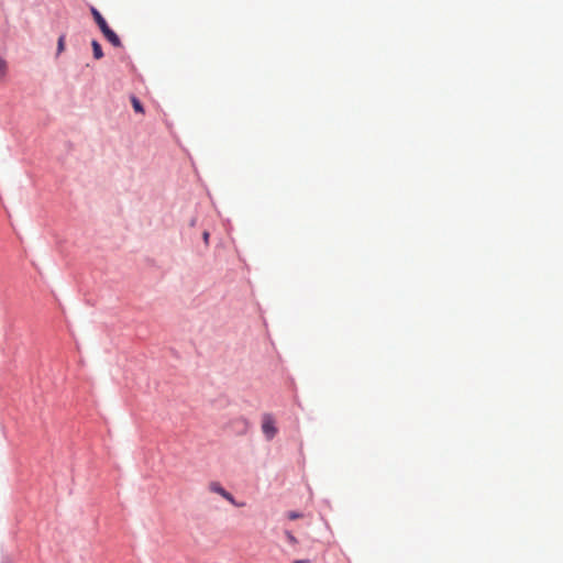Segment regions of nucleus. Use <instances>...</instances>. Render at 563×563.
<instances>
[{
    "label": "nucleus",
    "mask_w": 563,
    "mask_h": 563,
    "mask_svg": "<svg viewBox=\"0 0 563 563\" xmlns=\"http://www.w3.org/2000/svg\"><path fill=\"white\" fill-rule=\"evenodd\" d=\"M207 490L210 494H217L228 500L230 504H232L235 507H243V503H236L232 494H230L218 481H211L207 485Z\"/></svg>",
    "instance_id": "1"
},
{
    "label": "nucleus",
    "mask_w": 563,
    "mask_h": 563,
    "mask_svg": "<svg viewBox=\"0 0 563 563\" xmlns=\"http://www.w3.org/2000/svg\"><path fill=\"white\" fill-rule=\"evenodd\" d=\"M262 432L267 440H272L277 434V427L274 417L271 413L262 416Z\"/></svg>",
    "instance_id": "2"
},
{
    "label": "nucleus",
    "mask_w": 563,
    "mask_h": 563,
    "mask_svg": "<svg viewBox=\"0 0 563 563\" xmlns=\"http://www.w3.org/2000/svg\"><path fill=\"white\" fill-rule=\"evenodd\" d=\"M101 32L113 46L120 47L122 45L119 36L109 27V25L101 30Z\"/></svg>",
    "instance_id": "3"
},
{
    "label": "nucleus",
    "mask_w": 563,
    "mask_h": 563,
    "mask_svg": "<svg viewBox=\"0 0 563 563\" xmlns=\"http://www.w3.org/2000/svg\"><path fill=\"white\" fill-rule=\"evenodd\" d=\"M91 13L93 15L96 23L100 27V30H103V29H106V26H108L106 20L103 19V16L100 14V12L96 8H91Z\"/></svg>",
    "instance_id": "4"
},
{
    "label": "nucleus",
    "mask_w": 563,
    "mask_h": 563,
    "mask_svg": "<svg viewBox=\"0 0 563 563\" xmlns=\"http://www.w3.org/2000/svg\"><path fill=\"white\" fill-rule=\"evenodd\" d=\"M8 63L3 57H0V80L3 81L8 75Z\"/></svg>",
    "instance_id": "5"
},
{
    "label": "nucleus",
    "mask_w": 563,
    "mask_h": 563,
    "mask_svg": "<svg viewBox=\"0 0 563 563\" xmlns=\"http://www.w3.org/2000/svg\"><path fill=\"white\" fill-rule=\"evenodd\" d=\"M91 46H92L95 58L100 59L103 56L101 45L97 41H92Z\"/></svg>",
    "instance_id": "6"
},
{
    "label": "nucleus",
    "mask_w": 563,
    "mask_h": 563,
    "mask_svg": "<svg viewBox=\"0 0 563 563\" xmlns=\"http://www.w3.org/2000/svg\"><path fill=\"white\" fill-rule=\"evenodd\" d=\"M131 103L135 112L144 113V108L141 103V101L136 97L131 98Z\"/></svg>",
    "instance_id": "7"
},
{
    "label": "nucleus",
    "mask_w": 563,
    "mask_h": 563,
    "mask_svg": "<svg viewBox=\"0 0 563 563\" xmlns=\"http://www.w3.org/2000/svg\"><path fill=\"white\" fill-rule=\"evenodd\" d=\"M65 49V35H60L57 42V54H60Z\"/></svg>",
    "instance_id": "8"
},
{
    "label": "nucleus",
    "mask_w": 563,
    "mask_h": 563,
    "mask_svg": "<svg viewBox=\"0 0 563 563\" xmlns=\"http://www.w3.org/2000/svg\"><path fill=\"white\" fill-rule=\"evenodd\" d=\"M285 536L291 544H297L298 540L290 531H285Z\"/></svg>",
    "instance_id": "9"
},
{
    "label": "nucleus",
    "mask_w": 563,
    "mask_h": 563,
    "mask_svg": "<svg viewBox=\"0 0 563 563\" xmlns=\"http://www.w3.org/2000/svg\"><path fill=\"white\" fill-rule=\"evenodd\" d=\"M287 517L290 519V520H295V519H298V518H301L302 515L299 514V512H296V511H289L287 514Z\"/></svg>",
    "instance_id": "10"
},
{
    "label": "nucleus",
    "mask_w": 563,
    "mask_h": 563,
    "mask_svg": "<svg viewBox=\"0 0 563 563\" xmlns=\"http://www.w3.org/2000/svg\"><path fill=\"white\" fill-rule=\"evenodd\" d=\"M209 235H210L209 232H207V231L203 232V241L206 242V244H208V242H209Z\"/></svg>",
    "instance_id": "11"
},
{
    "label": "nucleus",
    "mask_w": 563,
    "mask_h": 563,
    "mask_svg": "<svg viewBox=\"0 0 563 563\" xmlns=\"http://www.w3.org/2000/svg\"><path fill=\"white\" fill-rule=\"evenodd\" d=\"M294 563H310L309 560H297Z\"/></svg>",
    "instance_id": "12"
}]
</instances>
